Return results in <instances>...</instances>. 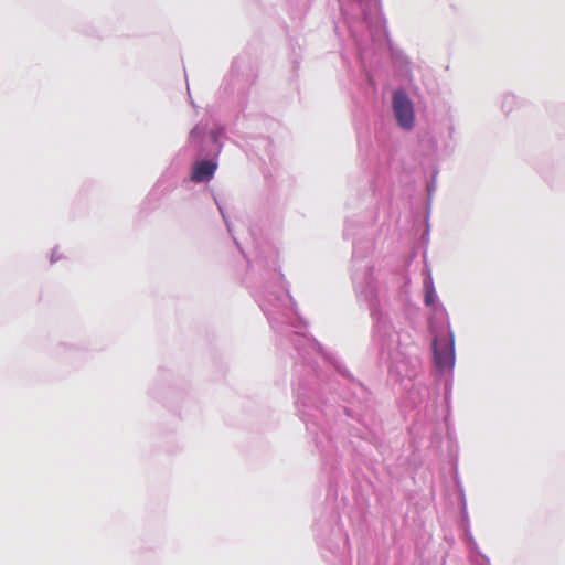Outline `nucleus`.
<instances>
[{
    "label": "nucleus",
    "instance_id": "obj_1",
    "mask_svg": "<svg viewBox=\"0 0 565 565\" xmlns=\"http://www.w3.org/2000/svg\"><path fill=\"white\" fill-rule=\"evenodd\" d=\"M434 361L440 371L451 370L455 365V339L450 332L448 338H436L433 342Z\"/></svg>",
    "mask_w": 565,
    "mask_h": 565
},
{
    "label": "nucleus",
    "instance_id": "obj_2",
    "mask_svg": "<svg viewBox=\"0 0 565 565\" xmlns=\"http://www.w3.org/2000/svg\"><path fill=\"white\" fill-rule=\"evenodd\" d=\"M393 110L397 124L404 130H412L415 126V111L412 100L408 96L397 90L393 95Z\"/></svg>",
    "mask_w": 565,
    "mask_h": 565
},
{
    "label": "nucleus",
    "instance_id": "obj_3",
    "mask_svg": "<svg viewBox=\"0 0 565 565\" xmlns=\"http://www.w3.org/2000/svg\"><path fill=\"white\" fill-rule=\"evenodd\" d=\"M217 164L211 160H202L193 166L191 180L194 182H206L210 181L215 171Z\"/></svg>",
    "mask_w": 565,
    "mask_h": 565
},
{
    "label": "nucleus",
    "instance_id": "obj_4",
    "mask_svg": "<svg viewBox=\"0 0 565 565\" xmlns=\"http://www.w3.org/2000/svg\"><path fill=\"white\" fill-rule=\"evenodd\" d=\"M434 301H435V292H434V290L433 289L431 290H427L426 295H425V303L427 306H430V305L434 303Z\"/></svg>",
    "mask_w": 565,
    "mask_h": 565
}]
</instances>
